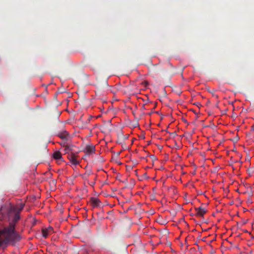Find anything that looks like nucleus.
Masks as SVG:
<instances>
[{"instance_id": "7ed1b4c3", "label": "nucleus", "mask_w": 254, "mask_h": 254, "mask_svg": "<svg viewBox=\"0 0 254 254\" xmlns=\"http://www.w3.org/2000/svg\"><path fill=\"white\" fill-rule=\"evenodd\" d=\"M53 232V228L51 227L43 229L42 230V236L44 238H47L49 235L52 234Z\"/></svg>"}, {"instance_id": "39448f33", "label": "nucleus", "mask_w": 254, "mask_h": 254, "mask_svg": "<svg viewBox=\"0 0 254 254\" xmlns=\"http://www.w3.org/2000/svg\"><path fill=\"white\" fill-rule=\"evenodd\" d=\"M195 210L196 212V215L201 217H203L207 211L205 208L201 207L195 208Z\"/></svg>"}, {"instance_id": "9b49d317", "label": "nucleus", "mask_w": 254, "mask_h": 254, "mask_svg": "<svg viewBox=\"0 0 254 254\" xmlns=\"http://www.w3.org/2000/svg\"><path fill=\"white\" fill-rule=\"evenodd\" d=\"M23 207H24V205L23 204H22L20 207L18 208V210L19 211H20L22 210V209L23 208Z\"/></svg>"}, {"instance_id": "f8f14e48", "label": "nucleus", "mask_w": 254, "mask_h": 254, "mask_svg": "<svg viewBox=\"0 0 254 254\" xmlns=\"http://www.w3.org/2000/svg\"><path fill=\"white\" fill-rule=\"evenodd\" d=\"M65 144V143L64 142H62L61 143V145H62L63 146H66Z\"/></svg>"}, {"instance_id": "f03ea898", "label": "nucleus", "mask_w": 254, "mask_h": 254, "mask_svg": "<svg viewBox=\"0 0 254 254\" xmlns=\"http://www.w3.org/2000/svg\"><path fill=\"white\" fill-rule=\"evenodd\" d=\"M68 158L73 165H77L79 163V162L77 159V156L72 153L68 154Z\"/></svg>"}, {"instance_id": "20e7f679", "label": "nucleus", "mask_w": 254, "mask_h": 254, "mask_svg": "<svg viewBox=\"0 0 254 254\" xmlns=\"http://www.w3.org/2000/svg\"><path fill=\"white\" fill-rule=\"evenodd\" d=\"M95 147L94 145H87L85 148L86 154L90 155L95 153Z\"/></svg>"}, {"instance_id": "6e6552de", "label": "nucleus", "mask_w": 254, "mask_h": 254, "mask_svg": "<svg viewBox=\"0 0 254 254\" xmlns=\"http://www.w3.org/2000/svg\"><path fill=\"white\" fill-rule=\"evenodd\" d=\"M91 202L94 206H98L100 205V200L97 198L92 197L91 198Z\"/></svg>"}, {"instance_id": "ddd939ff", "label": "nucleus", "mask_w": 254, "mask_h": 254, "mask_svg": "<svg viewBox=\"0 0 254 254\" xmlns=\"http://www.w3.org/2000/svg\"><path fill=\"white\" fill-rule=\"evenodd\" d=\"M194 105H196L197 106H198H198H199V105H200V103H198V102H197V103H195V104H194Z\"/></svg>"}, {"instance_id": "423d86ee", "label": "nucleus", "mask_w": 254, "mask_h": 254, "mask_svg": "<svg viewBox=\"0 0 254 254\" xmlns=\"http://www.w3.org/2000/svg\"><path fill=\"white\" fill-rule=\"evenodd\" d=\"M160 70H161V68L159 67L158 64L154 65L150 69V72L151 73L155 75H157Z\"/></svg>"}, {"instance_id": "0eeeda50", "label": "nucleus", "mask_w": 254, "mask_h": 254, "mask_svg": "<svg viewBox=\"0 0 254 254\" xmlns=\"http://www.w3.org/2000/svg\"><path fill=\"white\" fill-rule=\"evenodd\" d=\"M68 135L67 132L65 130L60 132L58 133V136L64 140H67V137Z\"/></svg>"}, {"instance_id": "1a4fd4ad", "label": "nucleus", "mask_w": 254, "mask_h": 254, "mask_svg": "<svg viewBox=\"0 0 254 254\" xmlns=\"http://www.w3.org/2000/svg\"><path fill=\"white\" fill-rule=\"evenodd\" d=\"M53 156L55 159H60L62 158V154L60 151H56L54 153Z\"/></svg>"}, {"instance_id": "9d476101", "label": "nucleus", "mask_w": 254, "mask_h": 254, "mask_svg": "<svg viewBox=\"0 0 254 254\" xmlns=\"http://www.w3.org/2000/svg\"><path fill=\"white\" fill-rule=\"evenodd\" d=\"M65 148L64 149V151L65 153H69V152L71 150L70 147L69 146H65Z\"/></svg>"}, {"instance_id": "f257e3e1", "label": "nucleus", "mask_w": 254, "mask_h": 254, "mask_svg": "<svg viewBox=\"0 0 254 254\" xmlns=\"http://www.w3.org/2000/svg\"><path fill=\"white\" fill-rule=\"evenodd\" d=\"M13 213L14 216L12 223L8 226L0 229V246L2 244H14L19 241L21 237L15 230V223L20 219L17 208L11 205H3L0 208V218L3 219L5 215H10Z\"/></svg>"}]
</instances>
